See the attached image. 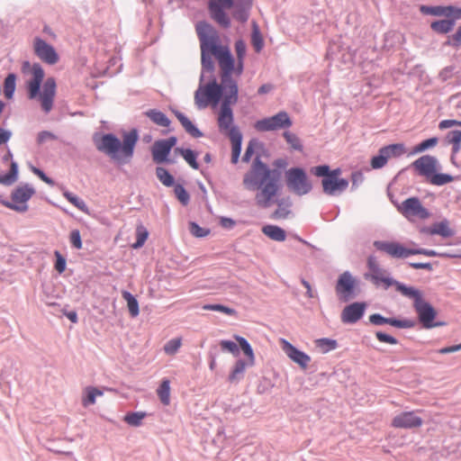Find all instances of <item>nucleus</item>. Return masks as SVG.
I'll use <instances>...</instances> for the list:
<instances>
[{
    "label": "nucleus",
    "instance_id": "69168bd1",
    "mask_svg": "<svg viewBox=\"0 0 461 461\" xmlns=\"http://www.w3.org/2000/svg\"><path fill=\"white\" fill-rule=\"evenodd\" d=\"M212 56L215 58L214 53L208 52L206 55L203 56V52H202V65L203 68H205L207 69L212 68V67H213L212 61Z\"/></svg>",
    "mask_w": 461,
    "mask_h": 461
},
{
    "label": "nucleus",
    "instance_id": "603ef678",
    "mask_svg": "<svg viewBox=\"0 0 461 461\" xmlns=\"http://www.w3.org/2000/svg\"><path fill=\"white\" fill-rule=\"evenodd\" d=\"M174 193L178 201L183 205H187L190 201V195L187 193V191L185 189V187L181 185H176L174 187Z\"/></svg>",
    "mask_w": 461,
    "mask_h": 461
},
{
    "label": "nucleus",
    "instance_id": "bf43d9fd",
    "mask_svg": "<svg viewBox=\"0 0 461 461\" xmlns=\"http://www.w3.org/2000/svg\"><path fill=\"white\" fill-rule=\"evenodd\" d=\"M220 346H221V348L222 350L229 351L231 354H233L234 356H238L239 353H240L238 345L235 342H233V341H230V340H221L220 342Z\"/></svg>",
    "mask_w": 461,
    "mask_h": 461
},
{
    "label": "nucleus",
    "instance_id": "9d476101",
    "mask_svg": "<svg viewBox=\"0 0 461 461\" xmlns=\"http://www.w3.org/2000/svg\"><path fill=\"white\" fill-rule=\"evenodd\" d=\"M225 88L223 84H217L216 81L208 83L203 87H199L194 95V102L199 109H203L209 104L215 107L221 99L225 96Z\"/></svg>",
    "mask_w": 461,
    "mask_h": 461
},
{
    "label": "nucleus",
    "instance_id": "f03ea898",
    "mask_svg": "<svg viewBox=\"0 0 461 461\" xmlns=\"http://www.w3.org/2000/svg\"><path fill=\"white\" fill-rule=\"evenodd\" d=\"M22 72L29 76L26 80L28 98L31 100L37 99L41 110L45 113H49L53 109L57 95L55 78L48 77L43 83L41 90H40L45 75L41 66L38 63L31 64L29 61H24L22 65Z\"/></svg>",
    "mask_w": 461,
    "mask_h": 461
},
{
    "label": "nucleus",
    "instance_id": "37998d69",
    "mask_svg": "<svg viewBox=\"0 0 461 461\" xmlns=\"http://www.w3.org/2000/svg\"><path fill=\"white\" fill-rule=\"evenodd\" d=\"M86 395L82 400V404L85 407H86L90 404L95 403V397L103 395L102 391H100L99 389H97L95 387H92V386L86 387Z\"/></svg>",
    "mask_w": 461,
    "mask_h": 461
},
{
    "label": "nucleus",
    "instance_id": "052dcab7",
    "mask_svg": "<svg viewBox=\"0 0 461 461\" xmlns=\"http://www.w3.org/2000/svg\"><path fill=\"white\" fill-rule=\"evenodd\" d=\"M69 240L73 247L77 249H82V240L80 232L78 230H74L70 232Z\"/></svg>",
    "mask_w": 461,
    "mask_h": 461
},
{
    "label": "nucleus",
    "instance_id": "423d86ee",
    "mask_svg": "<svg viewBox=\"0 0 461 461\" xmlns=\"http://www.w3.org/2000/svg\"><path fill=\"white\" fill-rule=\"evenodd\" d=\"M405 297L412 303L419 321L425 329H432L446 325L444 321H435L438 314L434 307L425 299L424 293L413 286H405Z\"/></svg>",
    "mask_w": 461,
    "mask_h": 461
},
{
    "label": "nucleus",
    "instance_id": "cd10ccee",
    "mask_svg": "<svg viewBox=\"0 0 461 461\" xmlns=\"http://www.w3.org/2000/svg\"><path fill=\"white\" fill-rule=\"evenodd\" d=\"M262 232L269 239L276 241H284L286 238L285 231L276 225H265L262 228Z\"/></svg>",
    "mask_w": 461,
    "mask_h": 461
},
{
    "label": "nucleus",
    "instance_id": "aec40b11",
    "mask_svg": "<svg viewBox=\"0 0 461 461\" xmlns=\"http://www.w3.org/2000/svg\"><path fill=\"white\" fill-rule=\"evenodd\" d=\"M282 349L286 356L294 363H296L301 368L306 369L311 362V357L304 352L297 349L289 341L285 339H280Z\"/></svg>",
    "mask_w": 461,
    "mask_h": 461
},
{
    "label": "nucleus",
    "instance_id": "de8ad7c7",
    "mask_svg": "<svg viewBox=\"0 0 461 461\" xmlns=\"http://www.w3.org/2000/svg\"><path fill=\"white\" fill-rule=\"evenodd\" d=\"M136 236L137 240L131 246L133 249L141 248L144 245L145 241L147 240L149 233L145 227L140 225L136 229Z\"/></svg>",
    "mask_w": 461,
    "mask_h": 461
},
{
    "label": "nucleus",
    "instance_id": "a878e982",
    "mask_svg": "<svg viewBox=\"0 0 461 461\" xmlns=\"http://www.w3.org/2000/svg\"><path fill=\"white\" fill-rule=\"evenodd\" d=\"M374 246L376 249L392 257L401 258L403 256V247L398 243L390 241H375Z\"/></svg>",
    "mask_w": 461,
    "mask_h": 461
},
{
    "label": "nucleus",
    "instance_id": "a19ab883",
    "mask_svg": "<svg viewBox=\"0 0 461 461\" xmlns=\"http://www.w3.org/2000/svg\"><path fill=\"white\" fill-rule=\"evenodd\" d=\"M447 141L453 144L452 153L456 154L461 148V131L455 130L451 131L447 135Z\"/></svg>",
    "mask_w": 461,
    "mask_h": 461
},
{
    "label": "nucleus",
    "instance_id": "bb28decb",
    "mask_svg": "<svg viewBox=\"0 0 461 461\" xmlns=\"http://www.w3.org/2000/svg\"><path fill=\"white\" fill-rule=\"evenodd\" d=\"M456 19L457 18L451 17L444 20L434 21L430 23V28L437 33L447 34L453 30Z\"/></svg>",
    "mask_w": 461,
    "mask_h": 461
},
{
    "label": "nucleus",
    "instance_id": "0e129e2a",
    "mask_svg": "<svg viewBox=\"0 0 461 461\" xmlns=\"http://www.w3.org/2000/svg\"><path fill=\"white\" fill-rule=\"evenodd\" d=\"M375 336H376L377 339L381 342L388 343V344H396L397 343L396 339L393 337L387 335L384 332L377 331L375 333Z\"/></svg>",
    "mask_w": 461,
    "mask_h": 461
},
{
    "label": "nucleus",
    "instance_id": "f3484780",
    "mask_svg": "<svg viewBox=\"0 0 461 461\" xmlns=\"http://www.w3.org/2000/svg\"><path fill=\"white\" fill-rule=\"evenodd\" d=\"M176 144V137H169L166 140H156L151 147L152 159L157 164L161 163H174L173 160L168 158L171 149Z\"/></svg>",
    "mask_w": 461,
    "mask_h": 461
},
{
    "label": "nucleus",
    "instance_id": "5fc2aeb1",
    "mask_svg": "<svg viewBox=\"0 0 461 461\" xmlns=\"http://www.w3.org/2000/svg\"><path fill=\"white\" fill-rule=\"evenodd\" d=\"M145 413L143 412H131L125 415L124 421L131 426H140L141 420L144 419Z\"/></svg>",
    "mask_w": 461,
    "mask_h": 461
},
{
    "label": "nucleus",
    "instance_id": "4c0bfd02",
    "mask_svg": "<svg viewBox=\"0 0 461 461\" xmlns=\"http://www.w3.org/2000/svg\"><path fill=\"white\" fill-rule=\"evenodd\" d=\"M122 294L123 299L127 302V306L131 316L137 317L140 313V310L136 298L128 291H123Z\"/></svg>",
    "mask_w": 461,
    "mask_h": 461
},
{
    "label": "nucleus",
    "instance_id": "c03bdc74",
    "mask_svg": "<svg viewBox=\"0 0 461 461\" xmlns=\"http://www.w3.org/2000/svg\"><path fill=\"white\" fill-rule=\"evenodd\" d=\"M381 149H386V154H384L386 157V160L399 158L403 153V145L402 144H392L386 147L382 148Z\"/></svg>",
    "mask_w": 461,
    "mask_h": 461
},
{
    "label": "nucleus",
    "instance_id": "338daca9",
    "mask_svg": "<svg viewBox=\"0 0 461 461\" xmlns=\"http://www.w3.org/2000/svg\"><path fill=\"white\" fill-rule=\"evenodd\" d=\"M32 172L38 176L43 182H45L49 185H54V181L47 176L43 171L37 167H32Z\"/></svg>",
    "mask_w": 461,
    "mask_h": 461
},
{
    "label": "nucleus",
    "instance_id": "6e6552de",
    "mask_svg": "<svg viewBox=\"0 0 461 461\" xmlns=\"http://www.w3.org/2000/svg\"><path fill=\"white\" fill-rule=\"evenodd\" d=\"M411 167L433 185H444L454 180L451 175L438 173L439 163L437 158L423 155L411 163Z\"/></svg>",
    "mask_w": 461,
    "mask_h": 461
},
{
    "label": "nucleus",
    "instance_id": "72a5a7b5",
    "mask_svg": "<svg viewBox=\"0 0 461 461\" xmlns=\"http://www.w3.org/2000/svg\"><path fill=\"white\" fill-rule=\"evenodd\" d=\"M157 394L160 402L167 406L170 404V381L167 378L163 379L160 385L157 389Z\"/></svg>",
    "mask_w": 461,
    "mask_h": 461
},
{
    "label": "nucleus",
    "instance_id": "7c9ffc66",
    "mask_svg": "<svg viewBox=\"0 0 461 461\" xmlns=\"http://www.w3.org/2000/svg\"><path fill=\"white\" fill-rule=\"evenodd\" d=\"M176 118L181 122L184 129L194 138H198L202 136V132L192 123V122L182 113L176 112L175 113Z\"/></svg>",
    "mask_w": 461,
    "mask_h": 461
},
{
    "label": "nucleus",
    "instance_id": "4d7b16f0",
    "mask_svg": "<svg viewBox=\"0 0 461 461\" xmlns=\"http://www.w3.org/2000/svg\"><path fill=\"white\" fill-rule=\"evenodd\" d=\"M444 45L451 46L456 49L461 46V25L456 30V33L448 37Z\"/></svg>",
    "mask_w": 461,
    "mask_h": 461
},
{
    "label": "nucleus",
    "instance_id": "c9c22d12",
    "mask_svg": "<svg viewBox=\"0 0 461 461\" xmlns=\"http://www.w3.org/2000/svg\"><path fill=\"white\" fill-rule=\"evenodd\" d=\"M175 153L180 154L192 168H199V164L196 161L197 154L193 150L189 149L176 148Z\"/></svg>",
    "mask_w": 461,
    "mask_h": 461
},
{
    "label": "nucleus",
    "instance_id": "f8f14e48",
    "mask_svg": "<svg viewBox=\"0 0 461 461\" xmlns=\"http://www.w3.org/2000/svg\"><path fill=\"white\" fill-rule=\"evenodd\" d=\"M285 182L288 189L297 195H304L312 190L305 171L300 167H292L285 171Z\"/></svg>",
    "mask_w": 461,
    "mask_h": 461
},
{
    "label": "nucleus",
    "instance_id": "7ed1b4c3",
    "mask_svg": "<svg viewBox=\"0 0 461 461\" xmlns=\"http://www.w3.org/2000/svg\"><path fill=\"white\" fill-rule=\"evenodd\" d=\"M139 136L136 130L124 132L122 142L113 134L108 133L95 142L96 148L120 163L128 162L133 156Z\"/></svg>",
    "mask_w": 461,
    "mask_h": 461
},
{
    "label": "nucleus",
    "instance_id": "412c9836",
    "mask_svg": "<svg viewBox=\"0 0 461 461\" xmlns=\"http://www.w3.org/2000/svg\"><path fill=\"white\" fill-rule=\"evenodd\" d=\"M420 12L424 14L435 15V16H445L447 18H461V8L447 5V6H429L421 5Z\"/></svg>",
    "mask_w": 461,
    "mask_h": 461
},
{
    "label": "nucleus",
    "instance_id": "4be33fe9",
    "mask_svg": "<svg viewBox=\"0 0 461 461\" xmlns=\"http://www.w3.org/2000/svg\"><path fill=\"white\" fill-rule=\"evenodd\" d=\"M366 304L365 303H353L346 306L340 315L343 323H356L359 321L365 312Z\"/></svg>",
    "mask_w": 461,
    "mask_h": 461
},
{
    "label": "nucleus",
    "instance_id": "ea45409f",
    "mask_svg": "<svg viewBox=\"0 0 461 461\" xmlns=\"http://www.w3.org/2000/svg\"><path fill=\"white\" fill-rule=\"evenodd\" d=\"M314 343L317 348H319V350L323 354L335 349L338 346V343L335 339L326 338L316 339Z\"/></svg>",
    "mask_w": 461,
    "mask_h": 461
},
{
    "label": "nucleus",
    "instance_id": "f704fd0d",
    "mask_svg": "<svg viewBox=\"0 0 461 461\" xmlns=\"http://www.w3.org/2000/svg\"><path fill=\"white\" fill-rule=\"evenodd\" d=\"M421 411H405V429L420 428L423 424V419L420 416Z\"/></svg>",
    "mask_w": 461,
    "mask_h": 461
},
{
    "label": "nucleus",
    "instance_id": "58836bf2",
    "mask_svg": "<svg viewBox=\"0 0 461 461\" xmlns=\"http://www.w3.org/2000/svg\"><path fill=\"white\" fill-rule=\"evenodd\" d=\"M63 196L81 212L85 213L89 212L88 207L86 204V203L82 199L77 197L76 194H72L71 192H68V190H64Z\"/></svg>",
    "mask_w": 461,
    "mask_h": 461
},
{
    "label": "nucleus",
    "instance_id": "a18cd8bd",
    "mask_svg": "<svg viewBox=\"0 0 461 461\" xmlns=\"http://www.w3.org/2000/svg\"><path fill=\"white\" fill-rule=\"evenodd\" d=\"M156 175L158 180L166 186H171L174 185V177L164 167H157Z\"/></svg>",
    "mask_w": 461,
    "mask_h": 461
},
{
    "label": "nucleus",
    "instance_id": "ddd939ff",
    "mask_svg": "<svg viewBox=\"0 0 461 461\" xmlns=\"http://www.w3.org/2000/svg\"><path fill=\"white\" fill-rule=\"evenodd\" d=\"M35 189L29 184L17 186L11 194V201L3 202V204L18 212L28 211L27 202L34 195Z\"/></svg>",
    "mask_w": 461,
    "mask_h": 461
},
{
    "label": "nucleus",
    "instance_id": "a211bd4d",
    "mask_svg": "<svg viewBox=\"0 0 461 461\" xmlns=\"http://www.w3.org/2000/svg\"><path fill=\"white\" fill-rule=\"evenodd\" d=\"M340 169H335L321 181L323 192L329 195H335L347 189L348 181L344 178H339Z\"/></svg>",
    "mask_w": 461,
    "mask_h": 461
},
{
    "label": "nucleus",
    "instance_id": "79ce46f5",
    "mask_svg": "<svg viewBox=\"0 0 461 461\" xmlns=\"http://www.w3.org/2000/svg\"><path fill=\"white\" fill-rule=\"evenodd\" d=\"M16 77L14 74H9L4 83V94L7 99H11L15 91Z\"/></svg>",
    "mask_w": 461,
    "mask_h": 461
},
{
    "label": "nucleus",
    "instance_id": "0eeeda50",
    "mask_svg": "<svg viewBox=\"0 0 461 461\" xmlns=\"http://www.w3.org/2000/svg\"><path fill=\"white\" fill-rule=\"evenodd\" d=\"M226 90L225 96L218 113L217 122L219 131L228 137L233 136L235 132H240L234 125L233 113L230 108L238 101V86L237 83L231 85H223Z\"/></svg>",
    "mask_w": 461,
    "mask_h": 461
},
{
    "label": "nucleus",
    "instance_id": "2eb2a0df",
    "mask_svg": "<svg viewBox=\"0 0 461 461\" xmlns=\"http://www.w3.org/2000/svg\"><path fill=\"white\" fill-rule=\"evenodd\" d=\"M236 340L238 341L240 348L243 353L248 357V361H244L242 359L238 360L231 372L229 375V381L230 383H236L240 381L242 375L244 374L247 366H253L255 365V356L253 349L249 343L242 337L235 336Z\"/></svg>",
    "mask_w": 461,
    "mask_h": 461
},
{
    "label": "nucleus",
    "instance_id": "5701e85b",
    "mask_svg": "<svg viewBox=\"0 0 461 461\" xmlns=\"http://www.w3.org/2000/svg\"><path fill=\"white\" fill-rule=\"evenodd\" d=\"M429 211L422 206L420 201L417 197H411L405 200V217L415 216L419 219L425 220L429 217Z\"/></svg>",
    "mask_w": 461,
    "mask_h": 461
},
{
    "label": "nucleus",
    "instance_id": "13d9d810",
    "mask_svg": "<svg viewBox=\"0 0 461 461\" xmlns=\"http://www.w3.org/2000/svg\"><path fill=\"white\" fill-rule=\"evenodd\" d=\"M189 230L194 237L203 238L207 236L210 233V230L204 228L200 227L195 222H190Z\"/></svg>",
    "mask_w": 461,
    "mask_h": 461
},
{
    "label": "nucleus",
    "instance_id": "20e7f679",
    "mask_svg": "<svg viewBox=\"0 0 461 461\" xmlns=\"http://www.w3.org/2000/svg\"><path fill=\"white\" fill-rule=\"evenodd\" d=\"M251 5L252 0H210L208 9L211 18L227 29L230 26V19L224 9H233L232 16L240 23H246Z\"/></svg>",
    "mask_w": 461,
    "mask_h": 461
},
{
    "label": "nucleus",
    "instance_id": "864d4df0",
    "mask_svg": "<svg viewBox=\"0 0 461 461\" xmlns=\"http://www.w3.org/2000/svg\"><path fill=\"white\" fill-rule=\"evenodd\" d=\"M386 152V149H380L378 155L372 158L370 164L374 169L381 168L387 163L386 157L384 155Z\"/></svg>",
    "mask_w": 461,
    "mask_h": 461
},
{
    "label": "nucleus",
    "instance_id": "8fccbe9b",
    "mask_svg": "<svg viewBox=\"0 0 461 461\" xmlns=\"http://www.w3.org/2000/svg\"><path fill=\"white\" fill-rule=\"evenodd\" d=\"M438 143V139L437 138H430V139H428L426 140H423L422 142H420V144H418L417 146H415L411 151H410V155H412V154H415V153H419V152H422L429 148H432L434 146H436V144Z\"/></svg>",
    "mask_w": 461,
    "mask_h": 461
},
{
    "label": "nucleus",
    "instance_id": "2f4dec72",
    "mask_svg": "<svg viewBox=\"0 0 461 461\" xmlns=\"http://www.w3.org/2000/svg\"><path fill=\"white\" fill-rule=\"evenodd\" d=\"M369 321L374 325H384L390 324L392 326L397 328H403V321L393 319V318H384L378 313H375L369 316Z\"/></svg>",
    "mask_w": 461,
    "mask_h": 461
},
{
    "label": "nucleus",
    "instance_id": "393cba45",
    "mask_svg": "<svg viewBox=\"0 0 461 461\" xmlns=\"http://www.w3.org/2000/svg\"><path fill=\"white\" fill-rule=\"evenodd\" d=\"M411 255H425L428 257H440L447 258H461V251L456 252H438L433 249H409L405 248V258Z\"/></svg>",
    "mask_w": 461,
    "mask_h": 461
},
{
    "label": "nucleus",
    "instance_id": "680f3d73",
    "mask_svg": "<svg viewBox=\"0 0 461 461\" xmlns=\"http://www.w3.org/2000/svg\"><path fill=\"white\" fill-rule=\"evenodd\" d=\"M311 172L317 176L324 177H328V176L331 173L330 172V167L327 165L314 167L311 169Z\"/></svg>",
    "mask_w": 461,
    "mask_h": 461
},
{
    "label": "nucleus",
    "instance_id": "6ab92c4d",
    "mask_svg": "<svg viewBox=\"0 0 461 461\" xmlns=\"http://www.w3.org/2000/svg\"><path fill=\"white\" fill-rule=\"evenodd\" d=\"M33 49L35 54L43 62L50 65H54L59 61V55L55 49L45 41L40 38H35L33 42Z\"/></svg>",
    "mask_w": 461,
    "mask_h": 461
},
{
    "label": "nucleus",
    "instance_id": "6e6d98bb",
    "mask_svg": "<svg viewBox=\"0 0 461 461\" xmlns=\"http://www.w3.org/2000/svg\"><path fill=\"white\" fill-rule=\"evenodd\" d=\"M253 26H254V29H253V32H252L251 42H252V45L255 48L256 51L259 52L262 50L263 45H264L263 39H262L260 32L258 29V25L256 23H254Z\"/></svg>",
    "mask_w": 461,
    "mask_h": 461
},
{
    "label": "nucleus",
    "instance_id": "3c124183",
    "mask_svg": "<svg viewBox=\"0 0 461 461\" xmlns=\"http://www.w3.org/2000/svg\"><path fill=\"white\" fill-rule=\"evenodd\" d=\"M203 309L205 311H216L223 312L227 315L234 316L237 314V312L230 307L221 305V304H204Z\"/></svg>",
    "mask_w": 461,
    "mask_h": 461
},
{
    "label": "nucleus",
    "instance_id": "dca6fc26",
    "mask_svg": "<svg viewBox=\"0 0 461 461\" xmlns=\"http://www.w3.org/2000/svg\"><path fill=\"white\" fill-rule=\"evenodd\" d=\"M293 122L286 112H279L278 113L258 120L255 122L254 128L258 131H273L282 129H288L292 126Z\"/></svg>",
    "mask_w": 461,
    "mask_h": 461
},
{
    "label": "nucleus",
    "instance_id": "1a4fd4ad",
    "mask_svg": "<svg viewBox=\"0 0 461 461\" xmlns=\"http://www.w3.org/2000/svg\"><path fill=\"white\" fill-rule=\"evenodd\" d=\"M235 52L237 56L236 61L231 55L230 50L229 49L230 63L229 67H227V68L224 67H220L221 79L222 80L223 85L230 86L231 85V83H236L235 80L231 78V75L235 74L236 76L239 77L243 72L244 59L246 56V44L242 40H239L235 42Z\"/></svg>",
    "mask_w": 461,
    "mask_h": 461
},
{
    "label": "nucleus",
    "instance_id": "473e14b6",
    "mask_svg": "<svg viewBox=\"0 0 461 461\" xmlns=\"http://www.w3.org/2000/svg\"><path fill=\"white\" fill-rule=\"evenodd\" d=\"M229 138L231 141V162L236 164L240 155L242 135L240 132H235L233 136Z\"/></svg>",
    "mask_w": 461,
    "mask_h": 461
},
{
    "label": "nucleus",
    "instance_id": "f257e3e1",
    "mask_svg": "<svg viewBox=\"0 0 461 461\" xmlns=\"http://www.w3.org/2000/svg\"><path fill=\"white\" fill-rule=\"evenodd\" d=\"M280 173L271 170L258 158L250 169L244 175L243 185L247 190L258 193L255 195L256 203L262 208H267L274 203V198L279 190Z\"/></svg>",
    "mask_w": 461,
    "mask_h": 461
},
{
    "label": "nucleus",
    "instance_id": "49530a36",
    "mask_svg": "<svg viewBox=\"0 0 461 461\" xmlns=\"http://www.w3.org/2000/svg\"><path fill=\"white\" fill-rule=\"evenodd\" d=\"M283 137L286 140V142L290 145V147L295 150L301 151L303 149V145L301 143L298 136L291 131H285L283 133Z\"/></svg>",
    "mask_w": 461,
    "mask_h": 461
},
{
    "label": "nucleus",
    "instance_id": "9b49d317",
    "mask_svg": "<svg viewBox=\"0 0 461 461\" xmlns=\"http://www.w3.org/2000/svg\"><path fill=\"white\" fill-rule=\"evenodd\" d=\"M335 293L339 301L349 302L360 293L359 281L351 273L345 271L338 277Z\"/></svg>",
    "mask_w": 461,
    "mask_h": 461
},
{
    "label": "nucleus",
    "instance_id": "39448f33",
    "mask_svg": "<svg viewBox=\"0 0 461 461\" xmlns=\"http://www.w3.org/2000/svg\"><path fill=\"white\" fill-rule=\"evenodd\" d=\"M196 32L203 56L208 52L214 53L219 67L227 68L230 63L229 47L220 44L216 30L211 24L200 22L196 24Z\"/></svg>",
    "mask_w": 461,
    "mask_h": 461
},
{
    "label": "nucleus",
    "instance_id": "b1692460",
    "mask_svg": "<svg viewBox=\"0 0 461 461\" xmlns=\"http://www.w3.org/2000/svg\"><path fill=\"white\" fill-rule=\"evenodd\" d=\"M421 232L429 235H439L443 238H450L455 234V231L449 228V222L446 219L439 222H435L429 227L422 228Z\"/></svg>",
    "mask_w": 461,
    "mask_h": 461
},
{
    "label": "nucleus",
    "instance_id": "c756f323",
    "mask_svg": "<svg viewBox=\"0 0 461 461\" xmlns=\"http://www.w3.org/2000/svg\"><path fill=\"white\" fill-rule=\"evenodd\" d=\"M145 115L158 126L168 127L170 125V120L167 117V115L156 109H151L145 112Z\"/></svg>",
    "mask_w": 461,
    "mask_h": 461
},
{
    "label": "nucleus",
    "instance_id": "774afa93",
    "mask_svg": "<svg viewBox=\"0 0 461 461\" xmlns=\"http://www.w3.org/2000/svg\"><path fill=\"white\" fill-rule=\"evenodd\" d=\"M256 143L254 141H249V145L247 146L245 154L242 158V160L244 162H249L254 154Z\"/></svg>",
    "mask_w": 461,
    "mask_h": 461
},
{
    "label": "nucleus",
    "instance_id": "c85d7f7f",
    "mask_svg": "<svg viewBox=\"0 0 461 461\" xmlns=\"http://www.w3.org/2000/svg\"><path fill=\"white\" fill-rule=\"evenodd\" d=\"M277 209L271 214V219L274 220H281V219H286L290 213V206L291 203L289 200H278L276 201Z\"/></svg>",
    "mask_w": 461,
    "mask_h": 461
},
{
    "label": "nucleus",
    "instance_id": "e2e57ef3",
    "mask_svg": "<svg viewBox=\"0 0 461 461\" xmlns=\"http://www.w3.org/2000/svg\"><path fill=\"white\" fill-rule=\"evenodd\" d=\"M56 263L55 269L59 273H63L66 269V259L61 256L59 251H55Z\"/></svg>",
    "mask_w": 461,
    "mask_h": 461
},
{
    "label": "nucleus",
    "instance_id": "4468645a",
    "mask_svg": "<svg viewBox=\"0 0 461 461\" xmlns=\"http://www.w3.org/2000/svg\"><path fill=\"white\" fill-rule=\"evenodd\" d=\"M369 272L365 275L366 279H370L375 285L388 288L395 282L389 276L387 272L380 267L375 257L370 256L367 260ZM397 290L403 293V285L396 283Z\"/></svg>",
    "mask_w": 461,
    "mask_h": 461
},
{
    "label": "nucleus",
    "instance_id": "e433bc0d",
    "mask_svg": "<svg viewBox=\"0 0 461 461\" xmlns=\"http://www.w3.org/2000/svg\"><path fill=\"white\" fill-rule=\"evenodd\" d=\"M18 167L17 164L12 161L10 170L6 174H0V184L4 185H11L17 180Z\"/></svg>",
    "mask_w": 461,
    "mask_h": 461
},
{
    "label": "nucleus",
    "instance_id": "09e8293b",
    "mask_svg": "<svg viewBox=\"0 0 461 461\" xmlns=\"http://www.w3.org/2000/svg\"><path fill=\"white\" fill-rule=\"evenodd\" d=\"M181 345H182L181 338H176V339H170L164 345V351L166 354L173 356L178 351Z\"/></svg>",
    "mask_w": 461,
    "mask_h": 461
}]
</instances>
